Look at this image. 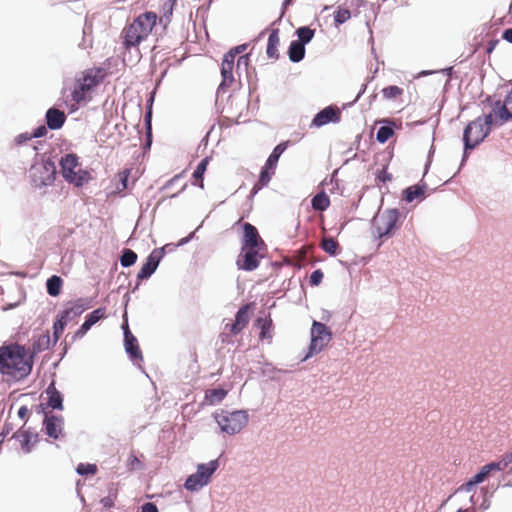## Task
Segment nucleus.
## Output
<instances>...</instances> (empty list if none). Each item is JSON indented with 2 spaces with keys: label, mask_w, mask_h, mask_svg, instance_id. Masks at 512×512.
Listing matches in <instances>:
<instances>
[{
  "label": "nucleus",
  "mask_w": 512,
  "mask_h": 512,
  "mask_svg": "<svg viewBox=\"0 0 512 512\" xmlns=\"http://www.w3.org/2000/svg\"><path fill=\"white\" fill-rule=\"evenodd\" d=\"M33 357L29 350L19 344L0 347V374L7 380L20 381L32 371Z\"/></svg>",
  "instance_id": "f257e3e1"
},
{
  "label": "nucleus",
  "mask_w": 512,
  "mask_h": 512,
  "mask_svg": "<svg viewBox=\"0 0 512 512\" xmlns=\"http://www.w3.org/2000/svg\"><path fill=\"white\" fill-rule=\"evenodd\" d=\"M158 16L155 12L146 11L137 16L122 31L123 46L126 50L137 48L152 33Z\"/></svg>",
  "instance_id": "f03ea898"
},
{
  "label": "nucleus",
  "mask_w": 512,
  "mask_h": 512,
  "mask_svg": "<svg viewBox=\"0 0 512 512\" xmlns=\"http://www.w3.org/2000/svg\"><path fill=\"white\" fill-rule=\"evenodd\" d=\"M105 75L106 73L103 68H90L77 77L71 92L74 104L78 105L85 101L86 95L103 81Z\"/></svg>",
  "instance_id": "7ed1b4c3"
},
{
  "label": "nucleus",
  "mask_w": 512,
  "mask_h": 512,
  "mask_svg": "<svg viewBox=\"0 0 512 512\" xmlns=\"http://www.w3.org/2000/svg\"><path fill=\"white\" fill-rule=\"evenodd\" d=\"M492 127L483 117H477L469 122L463 132L465 151L474 149L489 135Z\"/></svg>",
  "instance_id": "20e7f679"
},
{
  "label": "nucleus",
  "mask_w": 512,
  "mask_h": 512,
  "mask_svg": "<svg viewBox=\"0 0 512 512\" xmlns=\"http://www.w3.org/2000/svg\"><path fill=\"white\" fill-rule=\"evenodd\" d=\"M215 419L221 430L229 435L239 433L248 423V414L245 411L228 412L222 410L215 414Z\"/></svg>",
  "instance_id": "39448f33"
},
{
  "label": "nucleus",
  "mask_w": 512,
  "mask_h": 512,
  "mask_svg": "<svg viewBox=\"0 0 512 512\" xmlns=\"http://www.w3.org/2000/svg\"><path fill=\"white\" fill-rule=\"evenodd\" d=\"M218 466V460H212L207 464H199L197 471L186 479L184 483L185 489L194 492L206 486L210 482L212 475L218 469Z\"/></svg>",
  "instance_id": "423d86ee"
},
{
  "label": "nucleus",
  "mask_w": 512,
  "mask_h": 512,
  "mask_svg": "<svg viewBox=\"0 0 512 512\" xmlns=\"http://www.w3.org/2000/svg\"><path fill=\"white\" fill-rule=\"evenodd\" d=\"M487 104L490 111L486 113L483 118L485 122L493 127H500L505 123L512 121V114L508 112L505 103L501 99L494 100L491 97L487 98Z\"/></svg>",
  "instance_id": "0eeeda50"
},
{
  "label": "nucleus",
  "mask_w": 512,
  "mask_h": 512,
  "mask_svg": "<svg viewBox=\"0 0 512 512\" xmlns=\"http://www.w3.org/2000/svg\"><path fill=\"white\" fill-rule=\"evenodd\" d=\"M61 172L63 177L70 183L77 186L83 184L86 179L87 173L79 168L78 157L75 154L65 155L61 161Z\"/></svg>",
  "instance_id": "6e6552de"
},
{
  "label": "nucleus",
  "mask_w": 512,
  "mask_h": 512,
  "mask_svg": "<svg viewBox=\"0 0 512 512\" xmlns=\"http://www.w3.org/2000/svg\"><path fill=\"white\" fill-rule=\"evenodd\" d=\"M266 248L241 247V252L237 257L236 265L238 269L244 271H253L258 268L260 260L264 257Z\"/></svg>",
  "instance_id": "1a4fd4ad"
},
{
  "label": "nucleus",
  "mask_w": 512,
  "mask_h": 512,
  "mask_svg": "<svg viewBox=\"0 0 512 512\" xmlns=\"http://www.w3.org/2000/svg\"><path fill=\"white\" fill-rule=\"evenodd\" d=\"M331 331L328 327L318 321H313L311 328V343L309 346V354L313 355L319 353L331 340Z\"/></svg>",
  "instance_id": "9d476101"
},
{
  "label": "nucleus",
  "mask_w": 512,
  "mask_h": 512,
  "mask_svg": "<svg viewBox=\"0 0 512 512\" xmlns=\"http://www.w3.org/2000/svg\"><path fill=\"white\" fill-rule=\"evenodd\" d=\"M399 220L397 209H388L378 215L374 220L377 236L383 238L389 236L396 228Z\"/></svg>",
  "instance_id": "9b49d317"
},
{
  "label": "nucleus",
  "mask_w": 512,
  "mask_h": 512,
  "mask_svg": "<svg viewBox=\"0 0 512 512\" xmlns=\"http://www.w3.org/2000/svg\"><path fill=\"white\" fill-rule=\"evenodd\" d=\"M497 471H503V464L494 461L484 465L478 473L471 477L467 482L460 485L457 492H473L478 484L484 482L493 472Z\"/></svg>",
  "instance_id": "f8f14e48"
},
{
  "label": "nucleus",
  "mask_w": 512,
  "mask_h": 512,
  "mask_svg": "<svg viewBox=\"0 0 512 512\" xmlns=\"http://www.w3.org/2000/svg\"><path fill=\"white\" fill-rule=\"evenodd\" d=\"M55 172V165L52 162L34 165L31 168V176L37 187L52 184L55 179Z\"/></svg>",
  "instance_id": "ddd939ff"
},
{
  "label": "nucleus",
  "mask_w": 512,
  "mask_h": 512,
  "mask_svg": "<svg viewBox=\"0 0 512 512\" xmlns=\"http://www.w3.org/2000/svg\"><path fill=\"white\" fill-rule=\"evenodd\" d=\"M251 304H245L239 308L235 315V320L232 324H226L225 329H228L232 335H238L243 331L249 323L250 316L249 310Z\"/></svg>",
  "instance_id": "4468645a"
},
{
  "label": "nucleus",
  "mask_w": 512,
  "mask_h": 512,
  "mask_svg": "<svg viewBox=\"0 0 512 512\" xmlns=\"http://www.w3.org/2000/svg\"><path fill=\"white\" fill-rule=\"evenodd\" d=\"M243 239L241 247L266 248L265 242L260 237L257 229L250 223L243 224Z\"/></svg>",
  "instance_id": "2eb2a0df"
},
{
  "label": "nucleus",
  "mask_w": 512,
  "mask_h": 512,
  "mask_svg": "<svg viewBox=\"0 0 512 512\" xmlns=\"http://www.w3.org/2000/svg\"><path fill=\"white\" fill-rule=\"evenodd\" d=\"M341 119V111L336 106H328L316 114L312 125L316 127L324 126L330 122L337 123Z\"/></svg>",
  "instance_id": "dca6fc26"
},
{
  "label": "nucleus",
  "mask_w": 512,
  "mask_h": 512,
  "mask_svg": "<svg viewBox=\"0 0 512 512\" xmlns=\"http://www.w3.org/2000/svg\"><path fill=\"white\" fill-rule=\"evenodd\" d=\"M163 256V249H155L150 255L147 257L146 262L142 265L140 271L138 272L137 278L138 280H143L150 277L154 271L157 269L159 262Z\"/></svg>",
  "instance_id": "f3484780"
},
{
  "label": "nucleus",
  "mask_w": 512,
  "mask_h": 512,
  "mask_svg": "<svg viewBox=\"0 0 512 512\" xmlns=\"http://www.w3.org/2000/svg\"><path fill=\"white\" fill-rule=\"evenodd\" d=\"M13 438L19 442L25 453H30L32 447L38 441V434L34 433L30 429L22 427L14 433Z\"/></svg>",
  "instance_id": "a211bd4d"
},
{
  "label": "nucleus",
  "mask_w": 512,
  "mask_h": 512,
  "mask_svg": "<svg viewBox=\"0 0 512 512\" xmlns=\"http://www.w3.org/2000/svg\"><path fill=\"white\" fill-rule=\"evenodd\" d=\"M255 326L260 329L259 340L271 344L274 332V324L271 316L258 317L255 321Z\"/></svg>",
  "instance_id": "6ab92c4d"
},
{
  "label": "nucleus",
  "mask_w": 512,
  "mask_h": 512,
  "mask_svg": "<svg viewBox=\"0 0 512 512\" xmlns=\"http://www.w3.org/2000/svg\"><path fill=\"white\" fill-rule=\"evenodd\" d=\"M234 63L235 59L233 58L232 53H226L223 57L222 65H221V76L222 82L221 87H229L234 82Z\"/></svg>",
  "instance_id": "aec40b11"
},
{
  "label": "nucleus",
  "mask_w": 512,
  "mask_h": 512,
  "mask_svg": "<svg viewBox=\"0 0 512 512\" xmlns=\"http://www.w3.org/2000/svg\"><path fill=\"white\" fill-rule=\"evenodd\" d=\"M124 341L126 352L129 354L130 358L133 360H142L143 356L138 341L129 330L128 325L124 328Z\"/></svg>",
  "instance_id": "412c9836"
},
{
  "label": "nucleus",
  "mask_w": 512,
  "mask_h": 512,
  "mask_svg": "<svg viewBox=\"0 0 512 512\" xmlns=\"http://www.w3.org/2000/svg\"><path fill=\"white\" fill-rule=\"evenodd\" d=\"M65 120V113L59 109L50 108L46 112V123L51 130L60 129L64 125Z\"/></svg>",
  "instance_id": "4be33fe9"
},
{
  "label": "nucleus",
  "mask_w": 512,
  "mask_h": 512,
  "mask_svg": "<svg viewBox=\"0 0 512 512\" xmlns=\"http://www.w3.org/2000/svg\"><path fill=\"white\" fill-rule=\"evenodd\" d=\"M89 307L90 303L86 299L81 298L76 300L70 307L64 309L60 314L70 321Z\"/></svg>",
  "instance_id": "5701e85b"
},
{
  "label": "nucleus",
  "mask_w": 512,
  "mask_h": 512,
  "mask_svg": "<svg viewBox=\"0 0 512 512\" xmlns=\"http://www.w3.org/2000/svg\"><path fill=\"white\" fill-rule=\"evenodd\" d=\"M279 44H280L279 30L274 29L271 31V33L268 37V42H267L266 53L269 58H271V59L279 58V54H278Z\"/></svg>",
  "instance_id": "b1692460"
},
{
  "label": "nucleus",
  "mask_w": 512,
  "mask_h": 512,
  "mask_svg": "<svg viewBox=\"0 0 512 512\" xmlns=\"http://www.w3.org/2000/svg\"><path fill=\"white\" fill-rule=\"evenodd\" d=\"M48 395V406L53 409L63 408V399L61 393L56 389L54 382H52L46 389Z\"/></svg>",
  "instance_id": "393cba45"
},
{
  "label": "nucleus",
  "mask_w": 512,
  "mask_h": 512,
  "mask_svg": "<svg viewBox=\"0 0 512 512\" xmlns=\"http://www.w3.org/2000/svg\"><path fill=\"white\" fill-rule=\"evenodd\" d=\"M275 170H272V168H267V165L263 167L258 181L255 183V185L252 188L251 193L256 194L258 191H260L263 187L267 186L270 182L272 176L274 175Z\"/></svg>",
  "instance_id": "a878e982"
},
{
  "label": "nucleus",
  "mask_w": 512,
  "mask_h": 512,
  "mask_svg": "<svg viewBox=\"0 0 512 512\" xmlns=\"http://www.w3.org/2000/svg\"><path fill=\"white\" fill-rule=\"evenodd\" d=\"M227 395V390L223 388L208 389L205 392L204 402L208 405L220 403Z\"/></svg>",
  "instance_id": "bb28decb"
},
{
  "label": "nucleus",
  "mask_w": 512,
  "mask_h": 512,
  "mask_svg": "<svg viewBox=\"0 0 512 512\" xmlns=\"http://www.w3.org/2000/svg\"><path fill=\"white\" fill-rule=\"evenodd\" d=\"M209 164V158L208 157H205L204 159L201 160V162L197 165L194 173H193V182L192 184L195 185V186H198L200 188H204V179H203V176H204V173L206 172L207 170V166Z\"/></svg>",
  "instance_id": "cd10ccee"
},
{
  "label": "nucleus",
  "mask_w": 512,
  "mask_h": 512,
  "mask_svg": "<svg viewBox=\"0 0 512 512\" xmlns=\"http://www.w3.org/2000/svg\"><path fill=\"white\" fill-rule=\"evenodd\" d=\"M288 144V141L282 142L273 149L272 153L270 154L265 163L267 165V168H272V170L276 169L278 160L280 156L283 154V152L287 149Z\"/></svg>",
  "instance_id": "c85d7f7f"
},
{
  "label": "nucleus",
  "mask_w": 512,
  "mask_h": 512,
  "mask_svg": "<svg viewBox=\"0 0 512 512\" xmlns=\"http://www.w3.org/2000/svg\"><path fill=\"white\" fill-rule=\"evenodd\" d=\"M288 55L292 62L301 61L305 56V45L296 40L292 41L289 46Z\"/></svg>",
  "instance_id": "c756f323"
},
{
  "label": "nucleus",
  "mask_w": 512,
  "mask_h": 512,
  "mask_svg": "<svg viewBox=\"0 0 512 512\" xmlns=\"http://www.w3.org/2000/svg\"><path fill=\"white\" fill-rule=\"evenodd\" d=\"M311 205L316 211H325L330 206V198L324 191H321L312 198Z\"/></svg>",
  "instance_id": "7c9ffc66"
},
{
  "label": "nucleus",
  "mask_w": 512,
  "mask_h": 512,
  "mask_svg": "<svg viewBox=\"0 0 512 512\" xmlns=\"http://www.w3.org/2000/svg\"><path fill=\"white\" fill-rule=\"evenodd\" d=\"M47 292L50 296L56 297L61 293L63 280L60 276L53 275L46 282Z\"/></svg>",
  "instance_id": "2f4dec72"
},
{
  "label": "nucleus",
  "mask_w": 512,
  "mask_h": 512,
  "mask_svg": "<svg viewBox=\"0 0 512 512\" xmlns=\"http://www.w3.org/2000/svg\"><path fill=\"white\" fill-rule=\"evenodd\" d=\"M320 247L331 256L337 255L340 250L338 241L332 237H324L321 240Z\"/></svg>",
  "instance_id": "473e14b6"
},
{
  "label": "nucleus",
  "mask_w": 512,
  "mask_h": 512,
  "mask_svg": "<svg viewBox=\"0 0 512 512\" xmlns=\"http://www.w3.org/2000/svg\"><path fill=\"white\" fill-rule=\"evenodd\" d=\"M58 422L59 419L55 416L46 417L44 421L47 435L54 439L58 438L60 432Z\"/></svg>",
  "instance_id": "72a5a7b5"
},
{
  "label": "nucleus",
  "mask_w": 512,
  "mask_h": 512,
  "mask_svg": "<svg viewBox=\"0 0 512 512\" xmlns=\"http://www.w3.org/2000/svg\"><path fill=\"white\" fill-rule=\"evenodd\" d=\"M425 194V186L414 185L408 187L404 191V199L407 202H412L417 198H423Z\"/></svg>",
  "instance_id": "f704fd0d"
},
{
  "label": "nucleus",
  "mask_w": 512,
  "mask_h": 512,
  "mask_svg": "<svg viewBox=\"0 0 512 512\" xmlns=\"http://www.w3.org/2000/svg\"><path fill=\"white\" fill-rule=\"evenodd\" d=\"M381 92L386 100H397L401 98L404 93L403 89L396 85L387 86L383 88Z\"/></svg>",
  "instance_id": "c9c22d12"
},
{
  "label": "nucleus",
  "mask_w": 512,
  "mask_h": 512,
  "mask_svg": "<svg viewBox=\"0 0 512 512\" xmlns=\"http://www.w3.org/2000/svg\"><path fill=\"white\" fill-rule=\"evenodd\" d=\"M296 34L298 36L297 41L305 45L312 40L315 34V30L311 29L310 27L303 26L296 30Z\"/></svg>",
  "instance_id": "e433bc0d"
},
{
  "label": "nucleus",
  "mask_w": 512,
  "mask_h": 512,
  "mask_svg": "<svg viewBox=\"0 0 512 512\" xmlns=\"http://www.w3.org/2000/svg\"><path fill=\"white\" fill-rule=\"evenodd\" d=\"M68 322L69 320L66 319L64 316H62L61 314L58 315V318L53 325L54 342H57L60 339L64 331V328L68 324Z\"/></svg>",
  "instance_id": "4c0bfd02"
},
{
  "label": "nucleus",
  "mask_w": 512,
  "mask_h": 512,
  "mask_svg": "<svg viewBox=\"0 0 512 512\" xmlns=\"http://www.w3.org/2000/svg\"><path fill=\"white\" fill-rule=\"evenodd\" d=\"M350 18L351 12L348 8L339 6L334 12V22L337 26L347 22Z\"/></svg>",
  "instance_id": "58836bf2"
},
{
  "label": "nucleus",
  "mask_w": 512,
  "mask_h": 512,
  "mask_svg": "<svg viewBox=\"0 0 512 512\" xmlns=\"http://www.w3.org/2000/svg\"><path fill=\"white\" fill-rule=\"evenodd\" d=\"M137 260V254L131 249H125L120 258L121 265L123 267H130L135 264Z\"/></svg>",
  "instance_id": "ea45409f"
},
{
  "label": "nucleus",
  "mask_w": 512,
  "mask_h": 512,
  "mask_svg": "<svg viewBox=\"0 0 512 512\" xmlns=\"http://www.w3.org/2000/svg\"><path fill=\"white\" fill-rule=\"evenodd\" d=\"M394 131L389 126H382L378 129L376 138L380 143H385L392 135Z\"/></svg>",
  "instance_id": "a19ab883"
},
{
  "label": "nucleus",
  "mask_w": 512,
  "mask_h": 512,
  "mask_svg": "<svg viewBox=\"0 0 512 512\" xmlns=\"http://www.w3.org/2000/svg\"><path fill=\"white\" fill-rule=\"evenodd\" d=\"M105 308H98L94 311H92L90 314L87 315L86 321L93 326L95 323H97L100 319L105 317Z\"/></svg>",
  "instance_id": "79ce46f5"
},
{
  "label": "nucleus",
  "mask_w": 512,
  "mask_h": 512,
  "mask_svg": "<svg viewBox=\"0 0 512 512\" xmlns=\"http://www.w3.org/2000/svg\"><path fill=\"white\" fill-rule=\"evenodd\" d=\"M76 471L80 475H95L98 471L95 464H78Z\"/></svg>",
  "instance_id": "37998d69"
},
{
  "label": "nucleus",
  "mask_w": 512,
  "mask_h": 512,
  "mask_svg": "<svg viewBox=\"0 0 512 512\" xmlns=\"http://www.w3.org/2000/svg\"><path fill=\"white\" fill-rule=\"evenodd\" d=\"M130 176V170L124 169L118 173V177L121 183V187H117L119 191H123L127 188L128 178Z\"/></svg>",
  "instance_id": "c03bdc74"
},
{
  "label": "nucleus",
  "mask_w": 512,
  "mask_h": 512,
  "mask_svg": "<svg viewBox=\"0 0 512 512\" xmlns=\"http://www.w3.org/2000/svg\"><path fill=\"white\" fill-rule=\"evenodd\" d=\"M142 462L134 454H131L127 460V467L129 470H137L142 468Z\"/></svg>",
  "instance_id": "a18cd8bd"
},
{
  "label": "nucleus",
  "mask_w": 512,
  "mask_h": 512,
  "mask_svg": "<svg viewBox=\"0 0 512 512\" xmlns=\"http://www.w3.org/2000/svg\"><path fill=\"white\" fill-rule=\"evenodd\" d=\"M323 277V272L320 269H317L313 271L312 274L310 275L309 282L312 286H318L322 282Z\"/></svg>",
  "instance_id": "49530a36"
},
{
  "label": "nucleus",
  "mask_w": 512,
  "mask_h": 512,
  "mask_svg": "<svg viewBox=\"0 0 512 512\" xmlns=\"http://www.w3.org/2000/svg\"><path fill=\"white\" fill-rule=\"evenodd\" d=\"M249 61L250 59L248 54L239 56L236 64L237 71L240 70L242 66H244V68L247 70Z\"/></svg>",
  "instance_id": "de8ad7c7"
},
{
  "label": "nucleus",
  "mask_w": 512,
  "mask_h": 512,
  "mask_svg": "<svg viewBox=\"0 0 512 512\" xmlns=\"http://www.w3.org/2000/svg\"><path fill=\"white\" fill-rule=\"evenodd\" d=\"M497 463L503 464V471L508 468L510 464H512V451L510 453H507L501 457Z\"/></svg>",
  "instance_id": "09e8293b"
},
{
  "label": "nucleus",
  "mask_w": 512,
  "mask_h": 512,
  "mask_svg": "<svg viewBox=\"0 0 512 512\" xmlns=\"http://www.w3.org/2000/svg\"><path fill=\"white\" fill-rule=\"evenodd\" d=\"M92 326L85 320V322L76 331L75 337H83Z\"/></svg>",
  "instance_id": "8fccbe9b"
},
{
  "label": "nucleus",
  "mask_w": 512,
  "mask_h": 512,
  "mask_svg": "<svg viewBox=\"0 0 512 512\" xmlns=\"http://www.w3.org/2000/svg\"><path fill=\"white\" fill-rule=\"evenodd\" d=\"M247 49V44L238 45L232 49H230L227 53H232L233 58L236 59V57L243 53Z\"/></svg>",
  "instance_id": "3c124183"
},
{
  "label": "nucleus",
  "mask_w": 512,
  "mask_h": 512,
  "mask_svg": "<svg viewBox=\"0 0 512 512\" xmlns=\"http://www.w3.org/2000/svg\"><path fill=\"white\" fill-rule=\"evenodd\" d=\"M47 134V128L44 125L37 127L32 133L33 138H40Z\"/></svg>",
  "instance_id": "603ef678"
},
{
  "label": "nucleus",
  "mask_w": 512,
  "mask_h": 512,
  "mask_svg": "<svg viewBox=\"0 0 512 512\" xmlns=\"http://www.w3.org/2000/svg\"><path fill=\"white\" fill-rule=\"evenodd\" d=\"M377 178L379 181L385 183L391 180V175L386 171V169H382L379 171Z\"/></svg>",
  "instance_id": "864d4df0"
},
{
  "label": "nucleus",
  "mask_w": 512,
  "mask_h": 512,
  "mask_svg": "<svg viewBox=\"0 0 512 512\" xmlns=\"http://www.w3.org/2000/svg\"><path fill=\"white\" fill-rule=\"evenodd\" d=\"M141 512H158V508L154 503L148 502L142 505Z\"/></svg>",
  "instance_id": "5fc2aeb1"
},
{
  "label": "nucleus",
  "mask_w": 512,
  "mask_h": 512,
  "mask_svg": "<svg viewBox=\"0 0 512 512\" xmlns=\"http://www.w3.org/2000/svg\"><path fill=\"white\" fill-rule=\"evenodd\" d=\"M33 137H32V134H28V133H23V134H19L15 141L17 144H22L28 140H31Z\"/></svg>",
  "instance_id": "6e6d98bb"
},
{
  "label": "nucleus",
  "mask_w": 512,
  "mask_h": 512,
  "mask_svg": "<svg viewBox=\"0 0 512 512\" xmlns=\"http://www.w3.org/2000/svg\"><path fill=\"white\" fill-rule=\"evenodd\" d=\"M502 37H503V39H505L507 42L512 43V27H511V28L506 29V30L503 32Z\"/></svg>",
  "instance_id": "4d7b16f0"
},
{
  "label": "nucleus",
  "mask_w": 512,
  "mask_h": 512,
  "mask_svg": "<svg viewBox=\"0 0 512 512\" xmlns=\"http://www.w3.org/2000/svg\"><path fill=\"white\" fill-rule=\"evenodd\" d=\"M182 177L181 174H178V175H175L173 178H171L166 184L165 186L163 187V189H167L168 187H170L173 183H175L176 181H178L180 178Z\"/></svg>",
  "instance_id": "13d9d810"
},
{
  "label": "nucleus",
  "mask_w": 512,
  "mask_h": 512,
  "mask_svg": "<svg viewBox=\"0 0 512 512\" xmlns=\"http://www.w3.org/2000/svg\"><path fill=\"white\" fill-rule=\"evenodd\" d=\"M186 186H187V185H186V184H184V185L182 186V188H181L178 192L173 193V194L169 195L168 197H169V198H174V197H176L179 193H181L182 191H184V190H185Z\"/></svg>",
  "instance_id": "bf43d9fd"
},
{
  "label": "nucleus",
  "mask_w": 512,
  "mask_h": 512,
  "mask_svg": "<svg viewBox=\"0 0 512 512\" xmlns=\"http://www.w3.org/2000/svg\"><path fill=\"white\" fill-rule=\"evenodd\" d=\"M26 413H27L26 407H21L18 411L19 416L22 418L26 415Z\"/></svg>",
  "instance_id": "052dcab7"
},
{
  "label": "nucleus",
  "mask_w": 512,
  "mask_h": 512,
  "mask_svg": "<svg viewBox=\"0 0 512 512\" xmlns=\"http://www.w3.org/2000/svg\"><path fill=\"white\" fill-rule=\"evenodd\" d=\"M292 2V0H285L284 3H283V6L284 7H287L288 5H290Z\"/></svg>",
  "instance_id": "680f3d73"
},
{
  "label": "nucleus",
  "mask_w": 512,
  "mask_h": 512,
  "mask_svg": "<svg viewBox=\"0 0 512 512\" xmlns=\"http://www.w3.org/2000/svg\"><path fill=\"white\" fill-rule=\"evenodd\" d=\"M470 500L472 501V503L474 504V501H473V495L470 497Z\"/></svg>",
  "instance_id": "e2e57ef3"
}]
</instances>
